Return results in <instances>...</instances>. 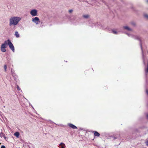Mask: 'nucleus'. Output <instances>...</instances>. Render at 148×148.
Returning <instances> with one entry per match:
<instances>
[{
    "instance_id": "f257e3e1",
    "label": "nucleus",
    "mask_w": 148,
    "mask_h": 148,
    "mask_svg": "<svg viewBox=\"0 0 148 148\" xmlns=\"http://www.w3.org/2000/svg\"><path fill=\"white\" fill-rule=\"evenodd\" d=\"M20 17L17 16H13L11 17L9 20V25L12 26L16 25L19 21L21 20Z\"/></svg>"
},
{
    "instance_id": "f03ea898",
    "label": "nucleus",
    "mask_w": 148,
    "mask_h": 148,
    "mask_svg": "<svg viewBox=\"0 0 148 148\" xmlns=\"http://www.w3.org/2000/svg\"><path fill=\"white\" fill-rule=\"evenodd\" d=\"M5 43H6L7 45H9L10 49L12 51L14 52V47L13 44L9 40L5 41Z\"/></svg>"
},
{
    "instance_id": "7ed1b4c3",
    "label": "nucleus",
    "mask_w": 148,
    "mask_h": 148,
    "mask_svg": "<svg viewBox=\"0 0 148 148\" xmlns=\"http://www.w3.org/2000/svg\"><path fill=\"white\" fill-rule=\"evenodd\" d=\"M37 10L36 9H33L30 12V14L32 16H37Z\"/></svg>"
},
{
    "instance_id": "20e7f679",
    "label": "nucleus",
    "mask_w": 148,
    "mask_h": 148,
    "mask_svg": "<svg viewBox=\"0 0 148 148\" xmlns=\"http://www.w3.org/2000/svg\"><path fill=\"white\" fill-rule=\"evenodd\" d=\"M7 45L5 43V41L4 42V43L2 44L1 46V51L5 52L6 50L5 48L6 47Z\"/></svg>"
},
{
    "instance_id": "39448f33",
    "label": "nucleus",
    "mask_w": 148,
    "mask_h": 148,
    "mask_svg": "<svg viewBox=\"0 0 148 148\" xmlns=\"http://www.w3.org/2000/svg\"><path fill=\"white\" fill-rule=\"evenodd\" d=\"M32 22L35 23L36 25H38L40 22L39 19L38 17H37L32 18Z\"/></svg>"
},
{
    "instance_id": "423d86ee",
    "label": "nucleus",
    "mask_w": 148,
    "mask_h": 148,
    "mask_svg": "<svg viewBox=\"0 0 148 148\" xmlns=\"http://www.w3.org/2000/svg\"><path fill=\"white\" fill-rule=\"evenodd\" d=\"M68 126L70 127L73 129H76L77 128V127L75 126V125H73V124H71V123H68Z\"/></svg>"
},
{
    "instance_id": "0eeeda50",
    "label": "nucleus",
    "mask_w": 148,
    "mask_h": 148,
    "mask_svg": "<svg viewBox=\"0 0 148 148\" xmlns=\"http://www.w3.org/2000/svg\"><path fill=\"white\" fill-rule=\"evenodd\" d=\"M127 34L128 36L129 37L134 38H136V39H139V40L140 39V38L138 36H134L133 35L130 34Z\"/></svg>"
},
{
    "instance_id": "6e6552de",
    "label": "nucleus",
    "mask_w": 148,
    "mask_h": 148,
    "mask_svg": "<svg viewBox=\"0 0 148 148\" xmlns=\"http://www.w3.org/2000/svg\"><path fill=\"white\" fill-rule=\"evenodd\" d=\"M59 148H65L66 146L64 143H61L59 145Z\"/></svg>"
},
{
    "instance_id": "1a4fd4ad",
    "label": "nucleus",
    "mask_w": 148,
    "mask_h": 148,
    "mask_svg": "<svg viewBox=\"0 0 148 148\" xmlns=\"http://www.w3.org/2000/svg\"><path fill=\"white\" fill-rule=\"evenodd\" d=\"M11 73L12 76L16 78V74L15 73L14 71L12 69H11Z\"/></svg>"
},
{
    "instance_id": "9d476101",
    "label": "nucleus",
    "mask_w": 148,
    "mask_h": 148,
    "mask_svg": "<svg viewBox=\"0 0 148 148\" xmlns=\"http://www.w3.org/2000/svg\"><path fill=\"white\" fill-rule=\"evenodd\" d=\"M123 28L124 29H125L128 31H131L132 30L131 28L127 26H124Z\"/></svg>"
},
{
    "instance_id": "9b49d317",
    "label": "nucleus",
    "mask_w": 148,
    "mask_h": 148,
    "mask_svg": "<svg viewBox=\"0 0 148 148\" xmlns=\"http://www.w3.org/2000/svg\"><path fill=\"white\" fill-rule=\"evenodd\" d=\"M145 72L146 74L147 75L148 74V62L147 64V66L145 69Z\"/></svg>"
},
{
    "instance_id": "f8f14e48",
    "label": "nucleus",
    "mask_w": 148,
    "mask_h": 148,
    "mask_svg": "<svg viewBox=\"0 0 148 148\" xmlns=\"http://www.w3.org/2000/svg\"><path fill=\"white\" fill-rule=\"evenodd\" d=\"M15 35L17 38H18L20 36L18 32L16 31L15 32Z\"/></svg>"
},
{
    "instance_id": "ddd939ff",
    "label": "nucleus",
    "mask_w": 148,
    "mask_h": 148,
    "mask_svg": "<svg viewBox=\"0 0 148 148\" xmlns=\"http://www.w3.org/2000/svg\"><path fill=\"white\" fill-rule=\"evenodd\" d=\"M100 134L97 132L96 131H95L94 132L95 136L98 137L100 136Z\"/></svg>"
},
{
    "instance_id": "4468645a",
    "label": "nucleus",
    "mask_w": 148,
    "mask_h": 148,
    "mask_svg": "<svg viewBox=\"0 0 148 148\" xmlns=\"http://www.w3.org/2000/svg\"><path fill=\"white\" fill-rule=\"evenodd\" d=\"M14 135L17 138H18L19 136V133L18 132H16L14 133Z\"/></svg>"
},
{
    "instance_id": "2eb2a0df",
    "label": "nucleus",
    "mask_w": 148,
    "mask_h": 148,
    "mask_svg": "<svg viewBox=\"0 0 148 148\" xmlns=\"http://www.w3.org/2000/svg\"><path fill=\"white\" fill-rule=\"evenodd\" d=\"M112 32L114 34H118V32H119V31L118 32V31H116V30H114V29L112 30Z\"/></svg>"
},
{
    "instance_id": "dca6fc26",
    "label": "nucleus",
    "mask_w": 148,
    "mask_h": 148,
    "mask_svg": "<svg viewBox=\"0 0 148 148\" xmlns=\"http://www.w3.org/2000/svg\"><path fill=\"white\" fill-rule=\"evenodd\" d=\"M83 17L85 18H88L89 17V15L88 14L83 15Z\"/></svg>"
},
{
    "instance_id": "f3484780",
    "label": "nucleus",
    "mask_w": 148,
    "mask_h": 148,
    "mask_svg": "<svg viewBox=\"0 0 148 148\" xmlns=\"http://www.w3.org/2000/svg\"><path fill=\"white\" fill-rule=\"evenodd\" d=\"M0 136L1 138L3 137L4 138H5V134L2 132L0 133Z\"/></svg>"
},
{
    "instance_id": "a211bd4d",
    "label": "nucleus",
    "mask_w": 148,
    "mask_h": 148,
    "mask_svg": "<svg viewBox=\"0 0 148 148\" xmlns=\"http://www.w3.org/2000/svg\"><path fill=\"white\" fill-rule=\"evenodd\" d=\"M17 88L18 91H20L21 92L22 91L21 90V89H20V88H19V86L18 85L17 86Z\"/></svg>"
},
{
    "instance_id": "6ab92c4d",
    "label": "nucleus",
    "mask_w": 148,
    "mask_h": 148,
    "mask_svg": "<svg viewBox=\"0 0 148 148\" xmlns=\"http://www.w3.org/2000/svg\"><path fill=\"white\" fill-rule=\"evenodd\" d=\"M4 69L5 70V71H6V69H7V66L6 65H5L4 66Z\"/></svg>"
},
{
    "instance_id": "aec40b11",
    "label": "nucleus",
    "mask_w": 148,
    "mask_h": 148,
    "mask_svg": "<svg viewBox=\"0 0 148 148\" xmlns=\"http://www.w3.org/2000/svg\"><path fill=\"white\" fill-rule=\"evenodd\" d=\"M144 16L146 18L148 19V14H144Z\"/></svg>"
},
{
    "instance_id": "412c9836",
    "label": "nucleus",
    "mask_w": 148,
    "mask_h": 148,
    "mask_svg": "<svg viewBox=\"0 0 148 148\" xmlns=\"http://www.w3.org/2000/svg\"><path fill=\"white\" fill-rule=\"evenodd\" d=\"M145 143L146 146L148 147V141H146L145 142Z\"/></svg>"
},
{
    "instance_id": "4be33fe9",
    "label": "nucleus",
    "mask_w": 148,
    "mask_h": 148,
    "mask_svg": "<svg viewBox=\"0 0 148 148\" xmlns=\"http://www.w3.org/2000/svg\"><path fill=\"white\" fill-rule=\"evenodd\" d=\"M143 63H144V64H145L146 63H145V60H144V57H143Z\"/></svg>"
},
{
    "instance_id": "5701e85b",
    "label": "nucleus",
    "mask_w": 148,
    "mask_h": 148,
    "mask_svg": "<svg viewBox=\"0 0 148 148\" xmlns=\"http://www.w3.org/2000/svg\"><path fill=\"white\" fill-rule=\"evenodd\" d=\"M73 11V10H69V12L70 13H71Z\"/></svg>"
},
{
    "instance_id": "b1692460",
    "label": "nucleus",
    "mask_w": 148,
    "mask_h": 148,
    "mask_svg": "<svg viewBox=\"0 0 148 148\" xmlns=\"http://www.w3.org/2000/svg\"><path fill=\"white\" fill-rule=\"evenodd\" d=\"M1 148H5V147L3 145L1 146Z\"/></svg>"
},
{
    "instance_id": "393cba45",
    "label": "nucleus",
    "mask_w": 148,
    "mask_h": 148,
    "mask_svg": "<svg viewBox=\"0 0 148 148\" xmlns=\"http://www.w3.org/2000/svg\"><path fill=\"white\" fill-rule=\"evenodd\" d=\"M146 93L147 95H148V90H146Z\"/></svg>"
},
{
    "instance_id": "a878e982",
    "label": "nucleus",
    "mask_w": 148,
    "mask_h": 148,
    "mask_svg": "<svg viewBox=\"0 0 148 148\" xmlns=\"http://www.w3.org/2000/svg\"><path fill=\"white\" fill-rule=\"evenodd\" d=\"M146 117L148 119V113L146 114Z\"/></svg>"
},
{
    "instance_id": "bb28decb",
    "label": "nucleus",
    "mask_w": 148,
    "mask_h": 148,
    "mask_svg": "<svg viewBox=\"0 0 148 148\" xmlns=\"http://www.w3.org/2000/svg\"><path fill=\"white\" fill-rule=\"evenodd\" d=\"M114 139H116V138H115V137H114Z\"/></svg>"
},
{
    "instance_id": "cd10ccee",
    "label": "nucleus",
    "mask_w": 148,
    "mask_h": 148,
    "mask_svg": "<svg viewBox=\"0 0 148 148\" xmlns=\"http://www.w3.org/2000/svg\"><path fill=\"white\" fill-rule=\"evenodd\" d=\"M141 49H142V47H141Z\"/></svg>"
}]
</instances>
